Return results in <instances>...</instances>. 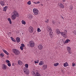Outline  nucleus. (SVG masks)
<instances>
[{"label":"nucleus","mask_w":76,"mask_h":76,"mask_svg":"<svg viewBox=\"0 0 76 76\" xmlns=\"http://www.w3.org/2000/svg\"><path fill=\"white\" fill-rule=\"evenodd\" d=\"M19 14L17 11L14 10L11 14V18L12 20H15L16 17H19Z\"/></svg>","instance_id":"obj_1"},{"label":"nucleus","mask_w":76,"mask_h":76,"mask_svg":"<svg viewBox=\"0 0 76 76\" xmlns=\"http://www.w3.org/2000/svg\"><path fill=\"white\" fill-rule=\"evenodd\" d=\"M47 30L48 32H50L49 34L50 37L52 38L53 37V34L52 32V29L50 26H47Z\"/></svg>","instance_id":"obj_2"},{"label":"nucleus","mask_w":76,"mask_h":76,"mask_svg":"<svg viewBox=\"0 0 76 76\" xmlns=\"http://www.w3.org/2000/svg\"><path fill=\"white\" fill-rule=\"evenodd\" d=\"M33 12L34 15H37L39 13V11L36 8H34L33 9Z\"/></svg>","instance_id":"obj_3"},{"label":"nucleus","mask_w":76,"mask_h":76,"mask_svg":"<svg viewBox=\"0 0 76 76\" xmlns=\"http://www.w3.org/2000/svg\"><path fill=\"white\" fill-rule=\"evenodd\" d=\"M12 51L15 55H19L20 54V52L17 49H13Z\"/></svg>","instance_id":"obj_4"},{"label":"nucleus","mask_w":76,"mask_h":76,"mask_svg":"<svg viewBox=\"0 0 76 76\" xmlns=\"http://www.w3.org/2000/svg\"><path fill=\"white\" fill-rule=\"evenodd\" d=\"M23 70L24 73L26 74V75H29V69H27L26 68H24Z\"/></svg>","instance_id":"obj_5"},{"label":"nucleus","mask_w":76,"mask_h":76,"mask_svg":"<svg viewBox=\"0 0 76 76\" xmlns=\"http://www.w3.org/2000/svg\"><path fill=\"white\" fill-rule=\"evenodd\" d=\"M29 44L31 47H34L35 46V43L33 41H30L29 42Z\"/></svg>","instance_id":"obj_6"},{"label":"nucleus","mask_w":76,"mask_h":76,"mask_svg":"<svg viewBox=\"0 0 76 76\" xmlns=\"http://www.w3.org/2000/svg\"><path fill=\"white\" fill-rule=\"evenodd\" d=\"M28 31L30 33H32L34 32V28L32 26H30L28 28Z\"/></svg>","instance_id":"obj_7"},{"label":"nucleus","mask_w":76,"mask_h":76,"mask_svg":"<svg viewBox=\"0 0 76 76\" xmlns=\"http://www.w3.org/2000/svg\"><path fill=\"white\" fill-rule=\"evenodd\" d=\"M35 75L34 76H41V74L38 72H37L35 73V72H33V75Z\"/></svg>","instance_id":"obj_8"},{"label":"nucleus","mask_w":76,"mask_h":76,"mask_svg":"<svg viewBox=\"0 0 76 76\" xmlns=\"http://www.w3.org/2000/svg\"><path fill=\"white\" fill-rule=\"evenodd\" d=\"M65 33L63 32H62L61 33V35L63 36V37H66V30H65L64 31Z\"/></svg>","instance_id":"obj_9"},{"label":"nucleus","mask_w":76,"mask_h":76,"mask_svg":"<svg viewBox=\"0 0 76 76\" xmlns=\"http://www.w3.org/2000/svg\"><path fill=\"white\" fill-rule=\"evenodd\" d=\"M27 17L28 19H32L33 18V15H32L30 14L28 15Z\"/></svg>","instance_id":"obj_10"},{"label":"nucleus","mask_w":76,"mask_h":76,"mask_svg":"<svg viewBox=\"0 0 76 76\" xmlns=\"http://www.w3.org/2000/svg\"><path fill=\"white\" fill-rule=\"evenodd\" d=\"M37 48L38 49H39V50H42V48H43V46L41 45H38L37 46Z\"/></svg>","instance_id":"obj_11"},{"label":"nucleus","mask_w":76,"mask_h":76,"mask_svg":"<svg viewBox=\"0 0 76 76\" xmlns=\"http://www.w3.org/2000/svg\"><path fill=\"white\" fill-rule=\"evenodd\" d=\"M2 69L3 70H6V69H7V66L6 65L3 64L2 66Z\"/></svg>","instance_id":"obj_12"},{"label":"nucleus","mask_w":76,"mask_h":76,"mask_svg":"<svg viewBox=\"0 0 76 76\" xmlns=\"http://www.w3.org/2000/svg\"><path fill=\"white\" fill-rule=\"evenodd\" d=\"M67 50L69 53V54L72 53V50H71V49L70 47H67Z\"/></svg>","instance_id":"obj_13"},{"label":"nucleus","mask_w":76,"mask_h":76,"mask_svg":"<svg viewBox=\"0 0 76 76\" xmlns=\"http://www.w3.org/2000/svg\"><path fill=\"white\" fill-rule=\"evenodd\" d=\"M0 3L2 6H4L5 5V1L4 0L3 1H1Z\"/></svg>","instance_id":"obj_14"},{"label":"nucleus","mask_w":76,"mask_h":76,"mask_svg":"<svg viewBox=\"0 0 76 76\" xmlns=\"http://www.w3.org/2000/svg\"><path fill=\"white\" fill-rule=\"evenodd\" d=\"M18 64L20 66H22V65L23 64V63H22V61L20 60H19L18 61Z\"/></svg>","instance_id":"obj_15"},{"label":"nucleus","mask_w":76,"mask_h":76,"mask_svg":"<svg viewBox=\"0 0 76 76\" xmlns=\"http://www.w3.org/2000/svg\"><path fill=\"white\" fill-rule=\"evenodd\" d=\"M56 34H58H58H60L61 33L60 31V30H59L58 29H56Z\"/></svg>","instance_id":"obj_16"},{"label":"nucleus","mask_w":76,"mask_h":76,"mask_svg":"<svg viewBox=\"0 0 76 76\" xmlns=\"http://www.w3.org/2000/svg\"><path fill=\"white\" fill-rule=\"evenodd\" d=\"M58 4L59 5L60 7H61V8H64V5L61 4V3H59Z\"/></svg>","instance_id":"obj_17"},{"label":"nucleus","mask_w":76,"mask_h":76,"mask_svg":"<svg viewBox=\"0 0 76 76\" xmlns=\"http://www.w3.org/2000/svg\"><path fill=\"white\" fill-rule=\"evenodd\" d=\"M7 8L8 7L7 6H5L3 8V10L4 11V12H6L7 9Z\"/></svg>","instance_id":"obj_18"},{"label":"nucleus","mask_w":76,"mask_h":76,"mask_svg":"<svg viewBox=\"0 0 76 76\" xmlns=\"http://www.w3.org/2000/svg\"><path fill=\"white\" fill-rule=\"evenodd\" d=\"M2 50L3 51V52L5 53V54H7V55H9V53H8L7 52V51L6 50H5L4 49H3Z\"/></svg>","instance_id":"obj_19"},{"label":"nucleus","mask_w":76,"mask_h":76,"mask_svg":"<svg viewBox=\"0 0 76 76\" xmlns=\"http://www.w3.org/2000/svg\"><path fill=\"white\" fill-rule=\"evenodd\" d=\"M44 61H41L39 63V66H42V65H43L44 64Z\"/></svg>","instance_id":"obj_20"},{"label":"nucleus","mask_w":76,"mask_h":76,"mask_svg":"<svg viewBox=\"0 0 76 76\" xmlns=\"http://www.w3.org/2000/svg\"><path fill=\"white\" fill-rule=\"evenodd\" d=\"M20 38L19 37H17L16 38V41L17 42H20Z\"/></svg>","instance_id":"obj_21"},{"label":"nucleus","mask_w":76,"mask_h":76,"mask_svg":"<svg viewBox=\"0 0 76 76\" xmlns=\"http://www.w3.org/2000/svg\"><path fill=\"white\" fill-rule=\"evenodd\" d=\"M47 68V65H44L43 66V69L44 70H45Z\"/></svg>","instance_id":"obj_22"},{"label":"nucleus","mask_w":76,"mask_h":76,"mask_svg":"<svg viewBox=\"0 0 76 76\" xmlns=\"http://www.w3.org/2000/svg\"><path fill=\"white\" fill-rule=\"evenodd\" d=\"M10 38L11 39V40L12 41H13L15 42H16V40L14 39L13 38H12V37H11Z\"/></svg>","instance_id":"obj_23"},{"label":"nucleus","mask_w":76,"mask_h":76,"mask_svg":"<svg viewBox=\"0 0 76 76\" xmlns=\"http://www.w3.org/2000/svg\"><path fill=\"white\" fill-rule=\"evenodd\" d=\"M8 20L10 24H12V21L11 20V19H10V18H9L8 19Z\"/></svg>","instance_id":"obj_24"},{"label":"nucleus","mask_w":76,"mask_h":76,"mask_svg":"<svg viewBox=\"0 0 76 76\" xmlns=\"http://www.w3.org/2000/svg\"><path fill=\"white\" fill-rule=\"evenodd\" d=\"M58 64H58V63H57L54 64L53 65L54 66H55L56 67V66H58Z\"/></svg>","instance_id":"obj_25"},{"label":"nucleus","mask_w":76,"mask_h":76,"mask_svg":"<svg viewBox=\"0 0 76 76\" xmlns=\"http://www.w3.org/2000/svg\"><path fill=\"white\" fill-rule=\"evenodd\" d=\"M21 22L22 24H23V25H25V24H26V22H25V21L24 20H22L21 21Z\"/></svg>","instance_id":"obj_26"},{"label":"nucleus","mask_w":76,"mask_h":76,"mask_svg":"<svg viewBox=\"0 0 76 76\" xmlns=\"http://www.w3.org/2000/svg\"><path fill=\"white\" fill-rule=\"evenodd\" d=\"M0 56L1 57H3L4 56V54L3 53H1L0 54Z\"/></svg>","instance_id":"obj_27"},{"label":"nucleus","mask_w":76,"mask_h":76,"mask_svg":"<svg viewBox=\"0 0 76 76\" xmlns=\"http://www.w3.org/2000/svg\"><path fill=\"white\" fill-rule=\"evenodd\" d=\"M70 10H72L73 9V6L72 5H71L69 7Z\"/></svg>","instance_id":"obj_28"},{"label":"nucleus","mask_w":76,"mask_h":76,"mask_svg":"<svg viewBox=\"0 0 76 76\" xmlns=\"http://www.w3.org/2000/svg\"><path fill=\"white\" fill-rule=\"evenodd\" d=\"M70 42V40L69 39H67V43H69V42Z\"/></svg>","instance_id":"obj_29"},{"label":"nucleus","mask_w":76,"mask_h":76,"mask_svg":"<svg viewBox=\"0 0 76 76\" xmlns=\"http://www.w3.org/2000/svg\"><path fill=\"white\" fill-rule=\"evenodd\" d=\"M27 4L29 5H31V1H28V2Z\"/></svg>","instance_id":"obj_30"},{"label":"nucleus","mask_w":76,"mask_h":76,"mask_svg":"<svg viewBox=\"0 0 76 76\" xmlns=\"http://www.w3.org/2000/svg\"><path fill=\"white\" fill-rule=\"evenodd\" d=\"M7 66L9 67H10L11 66V64L10 62L7 64Z\"/></svg>","instance_id":"obj_31"},{"label":"nucleus","mask_w":76,"mask_h":76,"mask_svg":"<svg viewBox=\"0 0 76 76\" xmlns=\"http://www.w3.org/2000/svg\"><path fill=\"white\" fill-rule=\"evenodd\" d=\"M45 22L46 23H48V22H49V19H47V20L45 21Z\"/></svg>","instance_id":"obj_32"},{"label":"nucleus","mask_w":76,"mask_h":76,"mask_svg":"<svg viewBox=\"0 0 76 76\" xmlns=\"http://www.w3.org/2000/svg\"><path fill=\"white\" fill-rule=\"evenodd\" d=\"M64 67H66L67 66V62L64 64Z\"/></svg>","instance_id":"obj_33"},{"label":"nucleus","mask_w":76,"mask_h":76,"mask_svg":"<svg viewBox=\"0 0 76 76\" xmlns=\"http://www.w3.org/2000/svg\"><path fill=\"white\" fill-rule=\"evenodd\" d=\"M34 63L35 64L38 63H39V60L38 59L37 61H34Z\"/></svg>","instance_id":"obj_34"},{"label":"nucleus","mask_w":76,"mask_h":76,"mask_svg":"<svg viewBox=\"0 0 76 76\" xmlns=\"http://www.w3.org/2000/svg\"><path fill=\"white\" fill-rule=\"evenodd\" d=\"M37 31L39 32H41V29H40V28H37Z\"/></svg>","instance_id":"obj_35"},{"label":"nucleus","mask_w":76,"mask_h":76,"mask_svg":"<svg viewBox=\"0 0 76 76\" xmlns=\"http://www.w3.org/2000/svg\"><path fill=\"white\" fill-rule=\"evenodd\" d=\"M6 63H10V61H9V60L7 59L6 60Z\"/></svg>","instance_id":"obj_36"},{"label":"nucleus","mask_w":76,"mask_h":76,"mask_svg":"<svg viewBox=\"0 0 76 76\" xmlns=\"http://www.w3.org/2000/svg\"><path fill=\"white\" fill-rule=\"evenodd\" d=\"M25 66L26 68H28V64H26L25 65Z\"/></svg>","instance_id":"obj_37"},{"label":"nucleus","mask_w":76,"mask_h":76,"mask_svg":"<svg viewBox=\"0 0 76 76\" xmlns=\"http://www.w3.org/2000/svg\"><path fill=\"white\" fill-rule=\"evenodd\" d=\"M20 50H22V51L23 50V47H22V46H20Z\"/></svg>","instance_id":"obj_38"},{"label":"nucleus","mask_w":76,"mask_h":76,"mask_svg":"<svg viewBox=\"0 0 76 76\" xmlns=\"http://www.w3.org/2000/svg\"><path fill=\"white\" fill-rule=\"evenodd\" d=\"M73 33L74 34L76 35V31H73Z\"/></svg>","instance_id":"obj_39"},{"label":"nucleus","mask_w":76,"mask_h":76,"mask_svg":"<svg viewBox=\"0 0 76 76\" xmlns=\"http://www.w3.org/2000/svg\"><path fill=\"white\" fill-rule=\"evenodd\" d=\"M25 45L23 44H21V47H25Z\"/></svg>","instance_id":"obj_40"},{"label":"nucleus","mask_w":76,"mask_h":76,"mask_svg":"<svg viewBox=\"0 0 76 76\" xmlns=\"http://www.w3.org/2000/svg\"><path fill=\"white\" fill-rule=\"evenodd\" d=\"M52 23L53 24H55V23H56V21H55L52 20Z\"/></svg>","instance_id":"obj_41"},{"label":"nucleus","mask_w":76,"mask_h":76,"mask_svg":"<svg viewBox=\"0 0 76 76\" xmlns=\"http://www.w3.org/2000/svg\"><path fill=\"white\" fill-rule=\"evenodd\" d=\"M75 65H76V64H75V63H72V66H75Z\"/></svg>","instance_id":"obj_42"},{"label":"nucleus","mask_w":76,"mask_h":76,"mask_svg":"<svg viewBox=\"0 0 76 76\" xmlns=\"http://www.w3.org/2000/svg\"><path fill=\"white\" fill-rule=\"evenodd\" d=\"M64 44H67V39H66V41H65Z\"/></svg>","instance_id":"obj_43"},{"label":"nucleus","mask_w":76,"mask_h":76,"mask_svg":"<svg viewBox=\"0 0 76 76\" xmlns=\"http://www.w3.org/2000/svg\"><path fill=\"white\" fill-rule=\"evenodd\" d=\"M40 3V2H39V1H38L37 2V4H39V3Z\"/></svg>","instance_id":"obj_44"},{"label":"nucleus","mask_w":76,"mask_h":76,"mask_svg":"<svg viewBox=\"0 0 76 76\" xmlns=\"http://www.w3.org/2000/svg\"><path fill=\"white\" fill-rule=\"evenodd\" d=\"M34 3L35 4H37V2H34Z\"/></svg>","instance_id":"obj_45"},{"label":"nucleus","mask_w":76,"mask_h":76,"mask_svg":"<svg viewBox=\"0 0 76 76\" xmlns=\"http://www.w3.org/2000/svg\"><path fill=\"white\" fill-rule=\"evenodd\" d=\"M12 66H14V63H13L12 64Z\"/></svg>","instance_id":"obj_46"},{"label":"nucleus","mask_w":76,"mask_h":76,"mask_svg":"<svg viewBox=\"0 0 76 76\" xmlns=\"http://www.w3.org/2000/svg\"><path fill=\"white\" fill-rule=\"evenodd\" d=\"M41 6H44V5H43V4H41Z\"/></svg>","instance_id":"obj_47"},{"label":"nucleus","mask_w":76,"mask_h":76,"mask_svg":"<svg viewBox=\"0 0 76 76\" xmlns=\"http://www.w3.org/2000/svg\"><path fill=\"white\" fill-rule=\"evenodd\" d=\"M75 27H76V23L75 24Z\"/></svg>","instance_id":"obj_48"},{"label":"nucleus","mask_w":76,"mask_h":76,"mask_svg":"<svg viewBox=\"0 0 76 76\" xmlns=\"http://www.w3.org/2000/svg\"><path fill=\"white\" fill-rule=\"evenodd\" d=\"M66 1V0H63V1L64 2V1Z\"/></svg>","instance_id":"obj_49"},{"label":"nucleus","mask_w":76,"mask_h":76,"mask_svg":"<svg viewBox=\"0 0 76 76\" xmlns=\"http://www.w3.org/2000/svg\"><path fill=\"white\" fill-rule=\"evenodd\" d=\"M46 0L47 1H49V0Z\"/></svg>","instance_id":"obj_50"},{"label":"nucleus","mask_w":76,"mask_h":76,"mask_svg":"<svg viewBox=\"0 0 76 76\" xmlns=\"http://www.w3.org/2000/svg\"><path fill=\"white\" fill-rule=\"evenodd\" d=\"M69 66V65L67 64V66Z\"/></svg>","instance_id":"obj_51"},{"label":"nucleus","mask_w":76,"mask_h":76,"mask_svg":"<svg viewBox=\"0 0 76 76\" xmlns=\"http://www.w3.org/2000/svg\"><path fill=\"white\" fill-rule=\"evenodd\" d=\"M37 61V60H36V61Z\"/></svg>","instance_id":"obj_52"},{"label":"nucleus","mask_w":76,"mask_h":76,"mask_svg":"<svg viewBox=\"0 0 76 76\" xmlns=\"http://www.w3.org/2000/svg\"><path fill=\"white\" fill-rule=\"evenodd\" d=\"M73 0L75 1V0Z\"/></svg>","instance_id":"obj_53"}]
</instances>
